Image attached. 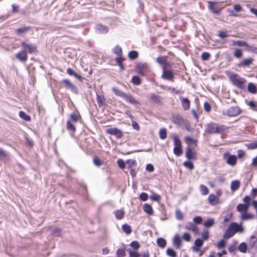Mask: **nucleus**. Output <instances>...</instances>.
Segmentation results:
<instances>
[{
    "mask_svg": "<svg viewBox=\"0 0 257 257\" xmlns=\"http://www.w3.org/2000/svg\"><path fill=\"white\" fill-rule=\"evenodd\" d=\"M229 127L216 122H210L206 124L205 133L207 134H220L227 132Z\"/></svg>",
    "mask_w": 257,
    "mask_h": 257,
    "instance_id": "obj_1",
    "label": "nucleus"
},
{
    "mask_svg": "<svg viewBox=\"0 0 257 257\" xmlns=\"http://www.w3.org/2000/svg\"><path fill=\"white\" fill-rule=\"evenodd\" d=\"M112 90L116 95L123 98L128 103L135 105H140V101L135 99L131 93H125L116 87L112 88Z\"/></svg>",
    "mask_w": 257,
    "mask_h": 257,
    "instance_id": "obj_2",
    "label": "nucleus"
},
{
    "mask_svg": "<svg viewBox=\"0 0 257 257\" xmlns=\"http://www.w3.org/2000/svg\"><path fill=\"white\" fill-rule=\"evenodd\" d=\"M229 79L232 83L240 89L244 88L245 79L241 77L237 74L233 73L229 76Z\"/></svg>",
    "mask_w": 257,
    "mask_h": 257,
    "instance_id": "obj_3",
    "label": "nucleus"
},
{
    "mask_svg": "<svg viewBox=\"0 0 257 257\" xmlns=\"http://www.w3.org/2000/svg\"><path fill=\"white\" fill-rule=\"evenodd\" d=\"M222 4V3L209 1L208 2V8L213 13L218 14L224 8Z\"/></svg>",
    "mask_w": 257,
    "mask_h": 257,
    "instance_id": "obj_4",
    "label": "nucleus"
},
{
    "mask_svg": "<svg viewBox=\"0 0 257 257\" xmlns=\"http://www.w3.org/2000/svg\"><path fill=\"white\" fill-rule=\"evenodd\" d=\"M173 143L174 145L173 152L174 154L177 156H181L183 153L182 143L178 136L175 135L174 136Z\"/></svg>",
    "mask_w": 257,
    "mask_h": 257,
    "instance_id": "obj_5",
    "label": "nucleus"
},
{
    "mask_svg": "<svg viewBox=\"0 0 257 257\" xmlns=\"http://www.w3.org/2000/svg\"><path fill=\"white\" fill-rule=\"evenodd\" d=\"M241 112V110L238 106H231L226 110H224L223 114L227 115L229 117H234L239 115Z\"/></svg>",
    "mask_w": 257,
    "mask_h": 257,
    "instance_id": "obj_6",
    "label": "nucleus"
},
{
    "mask_svg": "<svg viewBox=\"0 0 257 257\" xmlns=\"http://www.w3.org/2000/svg\"><path fill=\"white\" fill-rule=\"evenodd\" d=\"M223 158L226 160V162L228 165L233 166L237 162V157L235 155H230L228 152L224 153L223 155Z\"/></svg>",
    "mask_w": 257,
    "mask_h": 257,
    "instance_id": "obj_7",
    "label": "nucleus"
},
{
    "mask_svg": "<svg viewBox=\"0 0 257 257\" xmlns=\"http://www.w3.org/2000/svg\"><path fill=\"white\" fill-rule=\"evenodd\" d=\"M11 155L10 153L4 148L0 147V160L6 164L11 161Z\"/></svg>",
    "mask_w": 257,
    "mask_h": 257,
    "instance_id": "obj_8",
    "label": "nucleus"
},
{
    "mask_svg": "<svg viewBox=\"0 0 257 257\" xmlns=\"http://www.w3.org/2000/svg\"><path fill=\"white\" fill-rule=\"evenodd\" d=\"M105 132L108 135L115 136L117 139H121L123 136L122 131L116 127L109 128L106 130Z\"/></svg>",
    "mask_w": 257,
    "mask_h": 257,
    "instance_id": "obj_9",
    "label": "nucleus"
},
{
    "mask_svg": "<svg viewBox=\"0 0 257 257\" xmlns=\"http://www.w3.org/2000/svg\"><path fill=\"white\" fill-rule=\"evenodd\" d=\"M186 157L188 160L197 159V153L193 147H187L185 152Z\"/></svg>",
    "mask_w": 257,
    "mask_h": 257,
    "instance_id": "obj_10",
    "label": "nucleus"
},
{
    "mask_svg": "<svg viewBox=\"0 0 257 257\" xmlns=\"http://www.w3.org/2000/svg\"><path fill=\"white\" fill-rule=\"evenodd\" d=\"M61 87H64L67 89H70L73 92L77 90L76 86L73 84L69 79H64L61 82Z\"/></svg>",
    "mask_w": 257,
    "mask_h": 257,
    "instance_id": "obj_11",
    "label": "nucleus"
},
{
    "mask_svg": "<svg viewBox=\"0 0 257 257\" xmlns=\"http://www.w3.org/2000/svg\"><path fill=\"white\" fill-rule=\"evenodd\" d=\"M168 67H165L163 69V72L162 74V78L170 80L172 82L174 81V74L172 69H167Z\"/></svg>",
    "mask_w": 257,
    "mask_h": 257,
    "instance_id": "obj_12",
    "label": "nucleus"
},
{
    "mask_svg": "<svg viewBox=\"0 0 257 257\" xmlns=\"http://www.w3.org/2000/svg\"><path fill=\"white\" fill-rule=\"evenodd\" d=\"M21 45L25 49L24 50L27 51L29 53L31 54L37 52V47L32 44L23 41L21 42Z\"/></svg>",
    "mask_w": 257,
    "mask_h": 257,
    "instance_id": "obj_13",
    "label": "nucleus"
},
{
    "mask_svg": "<svg viewBox=\"0 0 257 257\" xmlns=\"http://www.w3.org/2000/svg\"><path fill=\"white\" fill-rule=\"evenodd\" d=\"M185 228L188 230L193 231L195 234L199 233V229L196 224L192 222H187L185 225Z\"/></svg>",
    "mask_w": 257,
    "mask_h": 257,
    "instance_id": "obj_14",
    "label": "nucleus"
},
{
    "mask_svg": "<svg viewBox=\"0 0 257 257\" xmlns=\"http://www.w3.org/2000/svg\"><path fill=\"white\" fill-rule=\"evenodd\" d=\"M136 70L138 74L144 76L148 70V67L144 64H138L136 67Z\"/></svg>",
    "mask_w": 257,
    "mask_h": 257,
    "instance_id": "obj_15",
    "label": "nucleus"
},
{
    "mask_svg": "<svg viewBox=\"0 0 257 257\" xmlns=\"http://www.w3.org/2000/svg\"><path fill=\"white\" fill-rule=\"evenodd\" d=\"M209 204L215 206L220 203L219 197L214 194H210L208 198Z\"/></svg>",
    "mask_w": 257,
    "mask_h": 257,
    "instance_id": "obj_16",
    "label": "nucleus"
},
{
    "mask_svg": "<svg viewBox=\"0 0 257 257\" xmlns=\"http://www.w3.org/2000/svg\"><path fill=\"white\" fill-rule=\"evenodd\" d=\"M232 230L233 231L234 233L239 232L242 233L244 228L242 226V224H238L236 222H232L229 225Z\"/></svg>",
    "mask_w": 257,
    "mask_h": 257,
    "instance_id": "obj_17",
    "label": "nucleus"
},
{
    "mask_svg": "<svg viewBox=\"0 0 257 257\" xmlns=\"http://www.w3.org/2000/svg\"><path fill=\"white\" fill-rule=\"evenodd\" d=\"M16 57L22 62H25L28 60V55L27 51L21 50L16 54Z\"/></svg>",
    "mask_w": 257,
    "mask_h": 257,
    "instance_id": "obj_18",
    "label": "nucleus"
},
{
    "mask_svg": "<svg viewBox=\"0 0 257 257\" xmlns=\"http://www.w3.org/2000/svg\"><path fill=\"white\" fill-rule=\"evenodd\" d=\"M156 61L158 63L163 65V69L165 67H171V64L167 61L166 57L160 56L157 58Z\"/></svg>",
    "mask_w": 257,
    "mask_h": 257,
    "instance_id": "obj_19",
    "label": "nucleus"
},
{
    "mask_svg": "<svg viewBox=\"0 0 257 257\" xmlns=\"http://www.w3.org/2000/svg\"><path fill=\"white\" fill-rule=\"evenodd\" d=\"M81 115L78 112V111L76 110L70 114L69 118L68 120L73 121L74 123H76L80 119H81Z\"/></svg>",
    "mask_w": 257,
    "mask_h": 257,
    "instance_id": "obj_20",
    "label": "nucleus"
},
{
    "mask_svg": "<svg viewBox=\"0 0 257 257\" xmlns=\"http://www.w3.org/2000/svg\"><path fill=\"white\" fill-rule=\"evenodd\" d=\"M184 141L187 147H192L191 144H192L194 147H197L198 145V141L196 139H193L190 137L187 136L184 138Z\"/></svg>",
    "mask_w": 257,
    "mask_h": 257,
    "instance_id": "obj_21",
    "label": "nucleus"
},
{
    "mask_svg": "<svg viewBox=\"0 0 257 257\" xmlns=\"http://www.w3.org/2000/svg\"><path fill=\"white\" fill-rule=\"evenodd\" d=\"M181 105L185 110H187L189 109L190 106V101L187 98H180Z\"/></svg>",
    "mask_w": 257,
    "mask_h": 257,
    "instance_id": "obj_22",
    "label": "nucleus"
},
{
    "mask_svg": "<svg viewBox=\"0 0 257 257\" xmlns=\"http://www.w3.org/2000/svg\"><path fill=\"white\" fill-rule=\"evenodd\" d=\"M75 123L72 121L67 120L66 122L67 130L72 133H74L76 131Z\"/></svg>",
    "mask_w": 257,
    "mask_h": 257,
    "instance_id": "obj_23",
    "label": "nucleus"
},
{
    "mask_svg": "<svg viewBox=\"0 0 257 257\" xmlns=\"http://www.w3.org/2000/svg\"><path fill=\"white\" fill-rule=\"evenodd\" d=\"M67 73L70 76H73L74 77H75L76 79H77L78 80L80 81H82L84 79L82 76L74 72L73 70V69H72L71 68H69L67 69Z\"/></svg>",
    "mask_w": 257,
    "mask_h": 257,
    "instance_id": "obj_24",
    "label": "nucleus"
},
{
    "mask_svg": "<svg viewBox=\"0 0 257 257\" xmlns=\"http://www.w3.org/2000/svg\"><path fill=\"white\" fill-rule=\"evenodd\" d=\"M105 98L103 96L97 95L96 96V101L98 104V105L99 107H105L106 106L105 103Z\"/></svg>",
    "mask_w": 257,
    "mask_h": 257,
    "instance_id": "obj_25",
    "label": "nucleus"
},
{
    "mask_svg": "<svg viewBox=\"0 0 257 257\" xmlns=\"http://www.w3.org/2000/svg\"><path fill=\"white\" fill-rule=\"evenodd\" d=\"M173 244L177 248H180L182 245L181 238L178 234H176L173 240Z\"/></svg>",
    "mask_w": 257,
    "mask_h": 257,
    "instance_id": "obj_26",
    "label": "nucleus"
},
{
    "mask_svg": "<svg viewBox=\"0 0 257 257\" xmlns=\"http://www.w3.org/2000/svg\"><path fill=\"white\" fill-rule=\"evenodd\" d=\"M150 98L151 100L156 104H160L162 103V98L159 95L151 94Z\"/></svg>",
    "mask_w": 257,
    "mask_h": 257,
    "instance_id": "obj_27",
    "label": "nucleus"
},
{
    "mask_svg": "<svg viewBox=\"0 0 257 257\" xmlns=\"http://www.w3.org/2000/svg\"><path fill=\"white\" fill-rule=\"evenodd\" d=\"M235 234V233H234L233 231L229 226L223 234V238L226 239H228L233 236Z\"/></svg>",
    "mask_w": 257,
    "mask_h": 257,
    "instance_id": "obj_28",
    "label": "nucleus"
},
{
    "mask_svg": "<svg viewBox=\"0 0 257 257\" xmlns=\"http://www.w3.org/2000/svg\"><path fill=\"white\" fill-rule=\"evenodd\" d=\"M249 207V204H239L237 205L236 209L237 210L240 212L241 214L243 212L247 211Z\"/></svg>",
    "mask_w": 257,
    "mask_h": 257,
    "instance_id": "obj_29",
    "label": "nucleus"
},
{
    "mask_svg": "<svg viewBox=\"0 0 257 257\" xmlns=\"http://www.w3.org/2000/svg\"><path fill=\"white\" fill-rule=\"evenodd\" d=\"M126 164L127 166L128 169L130 170L136 168L137 163L135 160L128 159L126 161Z\"/></svg>",
    "mask_w": 257,
    "mask_h": 257,
    "instance_id": "obj_30",
    "label": "nucleus"
},
{
    "mask_svg": "<svg viewBox=\"0 0 257 257\" xmlns=\"http://www.w3.org/2000/svg\"><path fill=\"white\" fill-rule=\"evenodd\" d=\"M144 211L149 215H153L154 213V210L151 205L148 204H145L143 206Z\"/></svg>",
    "mask_w": 257,
    "mask_h": 257,
    "instance_id": "obj_31",
    "label": "nucleus"
},
{
    "mask_svg": "<svg viewBox=\"0 0 257 257\" xmlns=\"http://www.w3.org/2000/svg\"><path fill=\"white\" fill-rule=\"evenodd\" d=\"M253 59L251 58L243 59L240 62L239 66L242 67H246L249 66L252 63Z\"/></svg>",
    "mask_w": 257,
    "mask_h": 257,
    "instance_id": "obj_32",
    "label": "nucleus"
},
{
    "mask_svg": "<svg viewBox=\"0 0 257 257\" xmlns=\"http://www.w3.org/2000/svg\"><path fill=\"white\" fill-rule=\"evenodd\" d=\"M31 29V27L27 26V27H24L23 28H18L16 30V32L18 35H20L26 33L29 31H30Z\"/></svg>",
    "mask_w": 257,
    "mask_h": 257,
    "instance_id": "obj_33",
    "label": "nucleus"
},
{
    "mask_svg": "<svg viewBox=\"0 0 257 257\" xmlns=\"http://www.w3.org/2000/svg\"><path fill=\"white\" fill-rule=\"evenodd\" d=\"M171 119L172 121L176 124H180L183 121L182 117L179 114L173 115Z\"/></svg>",
    "mask_w": 257,
    "mask_h": 257,
    "instance_id": "obj_34",
    "label": "nucleus"
},
{
    "mask_svg": "<svg viewBox=\"0 0 257 257\" xmlns=\"http://www.w3.org/2000/svg\"><path fill=\"white\" fill-rule=\"evenodd\" d=\"M240 182L238 180H234L231 183V190L232 191H236L240 187Z\"/></svg>",
    "mask_w": 257,
    "mask_h": 257,
    "instance_id": "obj_35",
    "label": "nucleus"
},
{
    "mask_svg": "<svg viewBox=\"0 0 257 257\" xmlns=\"http://www.w3.org/2000/svg\"><path fill=\"white\" fill-rule=\"evenodd\" d=\"M203 240L201 239L197 238L195 240L194 244L196 247H194L193 249L196 251H198L200 250V247L203 245Z\"/></svg>",
    "mask_w": 257,
    "mask_h": 257,
    "instance_id": "obj_36",
    "label": "nucleus"
},
{
    "mask_svg": "<svg viewBox=\"0 0 257 257\" xmlns=\"http://www.w3.org/2000/svg\"><path fill=\"white\" fill-rule=\"evenodd\" d=\"M240 217L241 220H248L253 219L254 217L251 213H247V211H245L241 214Z\"/></svg>",
    "mask_w": 257,
    "mask_h": 257,
    "instance_id": "obj_37",
    "label": "nucleus"
},
{
    "mask_svg": "<svg viewBox=\"0 0 257 257\" xmlns=\"http://www.w3.org/2000/svg\"><path fill=\"white\" fill-rule=\"evenodd\" d=\"M247 89L251 93L255 94L257 92V88L252 83H249L247 86Z\"/></svg>",
    "mask_w": 257,
    "mask_h": 257,
    "instance_id": "obj_38",
    "label": "nucleus"
},
{
    "mask_svg": "<svg viewBox=\"0 0 257 257\" xmlns=\"http://www.w3.org/2000/svg\"><path fill=\"white\" fill-rule=\"evenodd\" d=\"M233 45L238 47H245L248 46V44L243 41L238 40L233 41Z\"/></svg>",
    "mask_w": 257,
    "mask_h": 257,
    "instance_id": "obj_39",
    "label": "nucleus"
},
{
    "mask_svg": "<svg viewBox=\"0 0 257 257\" xmlns=\"http://www.w3.org/2000/svg\"><path fill=\"white\" fill-rule=\"evenodd\" d=\"M114 215H115V217L117 219L120 220V219H121L123 217L124 215V212L122 209L117 210L115 211Z\"/></svg>",
    "mask_w": 257,
    "mask_h": 257,
    "instance_id": "obj_40",
    "label": "nucleus"
},
{
    "mask_svg": "<svg viewBox=\"0 0 257 257\" xmlns=\"http://www.w3.org/2000/svg\"><path fill=\"white\" fill-rule=\"evenodd\" d=\"M113 52L114 54H116L117 57L118 56H122V51L121 48L117 45L116 46L114 49H113Z\"/></svg>",
    "mask_w": 257,
    "mask_h": 257,
    "instance_id": "obj_41",
    "label": "nucleus"
},
{
    "mask_svg": "<svg viewBox=\"0 0 257 257\" xmlns=\"http://www.w3.org/2000/svg\"><path fill=\"white\" fill-rule=\"evenodd\" d=\"M122 229L126 234H130L132 232V229L130 225L124 224L122 225Z\"/></svg>",
    "mask_w": 257,
    "mask_h": 257,
    "instance_id": "obj_42",
    "label": "nucleus"
},
{
    "mask_svg": "<svg viewBox=\"0 0 257 257\" xmlns=\"http://www.w3.org/2000/svg\"><path fill=\"white\" fill-rule=\"evenodd\" d=\"M93 164L97 167H100L102 164L103 162L97 156H94L93 159Z\"/></svg>",
    "mask_w": 257,
    "mask_h": 257,
    "instance_id": "obj_43",
    "label": "nucleus"
},
{
    "mask_svg": "<svg viewBox=\"0 0 257 257\" xmlns=\"http://www.w3.org/2000/svg\"><path fill=\"white\" fill-rule=\"evenodd\" d=\"M157 243L158 245L161 248L165 247L167 244L166 240L163 238H158L157 240Z\"/></svg>",
    "mask_w": 257,
    "mask_h": 257,
    "instance_id": "obj_44",
    "label": "nucleus"
},
{
    "mask_svg": "<svg viewBox=\"0 0 257 257\" xmlns=\"http://www.w3.org/2000/svg\"><path fill=\"white\" fill-rule=\"evenodd\" d=\"M20 117L26 121H29L31 120V117L30 115L27 114L25 112L21 111L19 112Z\"/></svg>",
    "mask_w": 257,
    "mask_h": 257,
    "instance_id": "obj_45",
    "label": "nucleus"
},
{
    "mask_svg": "<svg viewBox=\"0 0 257 257\" xmlns=\"http://www.w3.org/2000/svg\"><path fill=\"white\" fill-rule=\"evenodd\" d=\"M214 219L213 218H209L206 220L204 222V225L207 228L210 227L214 224Z\"/></svg>",
    "mask_w": 257,
    "mask_h": 257,
    "instance_id": "obj_46",
    "label": "nucleus"
},
{
    "mask_svg": "<svg viewBox=\"0 0 257 257\" xmlns=\"http://www.w3.org/2000/svg\"><path fill=\"white\" fill-rule=\"evenodd\" d=\"M199 189L201 194L203 195H207L209 193V190L208 188L203 184L200 185Z\"/></svg>",
    "mask_w": 257,
    "mask_h": 257,
    "instance_id": "obj_47",
    "label": "nucleus"
},
{
    "mask_svg": "<svg viewBox=\"0 0 257 257\" xmlns=\"http://www.w3.org/2000/svg\"><path fill=\"white\" fill-rule=\"evenodd\" d=\"M116 254L117 257H123L126 255L125 249L118 248L116 252Z\"/></svg>",
    "mask_w": 257,
    "mask_h": 257,
    "instance_id": "obj_48",
    "label": "nucleus"
},
{
    "mask_svg": "<svg viewBox=\"0 0 257 257\" xmlns=\"http://www.w3.org/2000/svg\"><path fill=\"white\" fill-rule=\"evenodd\" d=\"M243 55L242 51L239 49H235L233 52V56L236 58H240Z\"/></svg>",
    "mask_w": 257,
    "mask_h": 257,
    "instance_id": "obj_49",
    "label": "nucleus"
},
{
    "mask_svg": "<svg viewBox=\"0 0 257 257\" xmlns=\"http://www.w3.org/2000/svg\"><path fill=\"white\" fill-rule=\"evenodd\" d=\"M138 53L136 51H131L129 52L128 56L131 60H134L138 57Z\"/></svg>",
    "mask_w": 257,
    "mask_h": 257,
    "instance_id": "obj_50",
    "label": "nucleus"
},
{
    "mask_svg": "<svg viewBox=\"0 0 257 257\" xmlns=\"http://www.w3.org/2000/svg\"><path fill=\"white\" fill-rule=\"evenodd\" d=\"M167 254L171 257H177V253L171 248H168L166 250Z\"/></svg>",
    "mask_w": 257,
    "mask_h": 257,
    "instance_id": "obj_51",
    "label": "nucleus"
},
{
    "mask_svg": "<svg viewBox=\"0 0 257 257\" xmlns=\"http://www.w3.org/2000/svg\"><path fill=\"white\" fill-rule=\"evenodd\" d=\"M96 28L101 33H106L108 31V28L107 27L100 24L97 25Z\"/></svg>",
    "mask_w": 257,
    "mask_h": 257,
    "instance_id": "obj_52",
    "label": "nucleus"
},
{
    "mask_svg": "<svg viewBox=\"0 0 257 257\" xmlns=\"http://www.w3.org/2000/svg\"><path fill=\"white\" fill-rule=\"evenodd\" d=\"M132 83L136 85H139L141 83V79L138 76H134L132 79Z\"/></svg>",
    "mask_w": 257,
    "mask_h": 257,
    "instance_id": "obj_53",
    "label": "nucleus"
},
{
    "mask_svg": "<svg viewBox=\"0 0 257 257\" xmlns=\"http://www.w3.org/2000/svg\"><path fill=\"white\" fill-rule=\"evenodd\" d=\"M159 136L161 139L164 140L167 138V130L166 128H162L159 131Z\"/></svg>",
    "mask_w": 257,
    "mask_h": 257,
    "instance_id": "obj_54",
    "label": "nucleus"
},
{
    "mask_svg": "<svg viewBox=\"0 0 257 257\" xmlns=\"http://www.w3.org/2000/svg\"><path fill=\"white\" fill-rule=\"evenodd\" d=\"M248 105L252 110L257 111V102L250 101L248 103Z\"/></svg>",
    "mask_w": 257,
    "mask_h": 257,
    "instance_id": "obj_55",
    "label": "nucleus"
},
{
    "mask_svg": "<svg viewBox=\"0 0 257 257\" xmlns=\"http://www.w3.org/2000/svg\"><path fill=\"white\" fill-rule=\"evenodd\" d=\"M117 164L121 169H124L125 168V163L122 159H118L117 161Z\"/></svg>",
    "mask_w": 257,
    "mask_h": 257,
    "instance_id": "obj_56",
    "label": "nucleus"
},
{
    "mask_svg": "<svg viewBox=\"0 0 257 257\" xmlns=\"http://www.w3.org/2000/svg\"><path fill=\"white\" fill-rule=\"evenodd\" d=\"M238 249L242 252H245L247 250V245L245 243H241L238 246Z\"/></svg>",
    "mask_w": 257,
    "mask_h": 257,
    "instance_id": "obj_57",
    "label": "nucleus"
},
{
    "mask_svg": "<svg viewBox=\"0 0 257 257\" xmlns=\"http://www.w3.org/2000/svg\"><path fill=\"white\" fill-rule=\"evenodd\" d=\"M183 165L185 167L189 169L190 170H192L194 168V165L190 161H186L184 162Z\"/></svg>",
    "mask_w": 257,
    "mask_h": 257,
    "instance_id": "obj_58",
    "label": "nucleus"
},
{
    "mask_svg": "<svg viewBox=\"0 0 257 257\" xmlns=\"http://www.w3.org/2000/svg\"><path fill=\"white\" fill-rule=\"evenodd\" d=\"M131 246L135 249H138L140 248V245L139 244V242L137 241H133L131 243Z\"/></svg>",
    "mask_w": 257,
    "mask_h": 257,
    "instance_id": "obj_59",
    "label": "nucleus"
},
{
    "mask_svg": "<svg viewBox=\"0 0 257 257\" xmlns=\"http://www.w3.org/2000/svg\"><path fill=\"white\" fill-rule=\"evenodd\" d=\"M150 198L152 200L156 201L157 202H160L161 199V196L157 194L152 195L150 196Z\"/></svg>",
    "mask_w": 257,
    "mask_h": 257,
    "instance_id": "obj_60",
    "label": "nucleus"
},
{
    "mask_svg": "<svg viewBox=\"0 0 257 257\" xmlns=\"http://www.w3.org/2000/svg\"><path fill=\"white\" fill-rule=\"evenodd\" d=\"M201 236L204 240H207L209 238V231L208 230L204 231L201 234Z\"/></svg>",
    "mask_w": 257,
    "mask_h": 257,
    "instance_id": "obj_61",
    "label": "nucleus"
},
{
    "mask_svg": "<svg viewBox=\"0 0 257 257\" xmlns=\"http://www.w3.org/2000/svg\"><path fill=\"white\" fill-rule=\"evenodd\" d=\"M225 244H226V242L225 240H224L223 239H222L220 241H219L217 245H216V247L219 249L220 248H222L223 247H225Z\"/></svg>",
    "mask_w": 257,
    "mask_h": 257,
    "instance_id": "obj_62",
    "label": "nucleus"
},
{
    "mask_svg": "<svg viewBox=\"0 0 257 257\" xmlns=\"http://www.w3.org/2000/svg\"><path fill=\"white\" fill-rule=\"evenodd\" d=\"M210 54L208 52H203L201 55V58L204 61L208 60L210 57Z\"/></svg>",
    "mask_w": 257,
    "mask_h": 257,
    "instance_id": "obj_63",
    "label": "nucleus"
},
{
    "mask_svg": "<svg viewBox=\"0 0 257 257\" xmlns=\"http://www.w3.org/2000/svg\"><path fill=\"white\" fill-rule=\"evenodd\" d=\"M218 36L222 39L228 37L227 31H220L218 32Z\"/></svg>",
    "mask_w": 257,
    "mask_h": 257,
    "instance_id": "obj_64",
    "label": "nucleus"
}]
</instances>
